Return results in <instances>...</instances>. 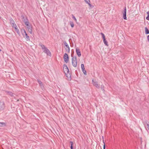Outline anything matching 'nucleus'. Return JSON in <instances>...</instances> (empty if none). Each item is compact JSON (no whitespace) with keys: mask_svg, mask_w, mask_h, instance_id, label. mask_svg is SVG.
<instances>
[{"mask_svg":"<svg viewBox=\"0 0 149 149\" xmlns=\"http://www.w3.org/2000/svg\"><path fill=\"white\" fill-rule=\"evenodd\" d=\"M71 56L72 57V65L74 67H77V61L76 57L75 56L72 57V54H71Z\"/></svg>","mask_w":149,"mask_h":149,"instance_id":"1","label":"nucleus"},{"mask_svg":"<svg viewBox=\"0 0 149 149\" xmlns=\"http://www.w3.org/2000/svg\"><path fill=\"white\" fill-rule=\"evenodd\" d=\"M63 70L64 71L65 74H67L69 72V70L65 64H64L63 66Z\"/></svg>","mask_w":149,"mask_h":149,"instance_id":"2","label":"nucleus"},{"mask_svg":"<svg viewBox=\"0 0 149 149\" xmlns=\"http://www.w3.org/2000/svg\"><path fill=\"white\" fill-rule=\"evenodd\" d=\"M64 43L66 47L65 48L66 52L68 53H69L70 51V49L69 45L65 41L64 42Z\"/></svg>","mask_w":149,"mask_h":149,"instance_id":"3","label":"nucleus"},{"mask_svg":"<svg viewBox=\"0 0 149 149\" xmlns=\"http://www.w3.org/2000/svg\"><path fill=\"white\" fill-rule=\"evenodd\" d=\"M43 52L46 54L47 55H48L50 56H51V54L49 50L47 48H46L45 49L43 50Z\"/></svg>","mask_w":149,"mask_h":149,"instance_id":"4","label":"nucleus"},{"mask_svg":"<svg viewBox=\"0 0 149 149\" xmlns=\"http://www.w3.org/2000/svg\"><path fill=\"white\" fill-rule=\"evenodd\" d=\"M92 83L97 88H100V86L98 84L97 82L95 80H94L93 79L92 80Z\"/></svg>","mask_w":149,"mask_h":149,"instance_id":"5","label":"nucleus"},{"mask_svg":"<svg viewBox=\"0 0 149 149\" xmlns=\"http://www.w3.org/2000/svg\"><path fill=\"white\" fill-rule=\"evenodd\" d=\"M68 56L66 53H65L63 56L64 61L66 63H67L68 61Z\"/></svg>","mask_w":149,"mask_h":149,"instance_id":"6","label":"nucleus"},{"mask_svg":"<svg viewBox=\"0 0 149 149\" xmlns=\"http://www.w3.org/2000/svg\"><path fill=\"white\" fill-rule=\"evenodd\" d=\"M10 22L11 24L12 25V26L14 28V27H17L16 24L12 18H10Z\"/></svg>","mask_w":149,"mask_h":149,"instance_id":"7","label":"nucleus"},{"mask_svg":"<svg viewBox=\"0 0 149 149\" xmlns=\"http://www.w3.org/2000/svg\"><path fill=\"white\" fill-rule=\"evenodd\" d=\"M4 103L3 102H0V110H2L5 108Z\"/></svg>","mask_w":149,"mask_h":149,"instance_id":"8","label":"nucleus"},{"mask_svg":"<svg viewBox=\"0 0 149 149\" xmlns=\"http://www.w3.org/2000/svg\"><path fill=\"white\" fill-rule=\"evenodd\" d=\"M23 31H24V33L26 36L25 37V39L27 41L30 40L29 37V36L28 35L27 33H26L25 30H24Z\"/></svg>","mask_w":149,"mask_h":149,"instance_id":"9","label":"nucleus"},{"mask_svg":"<svg viewBox=\"0 0 149 149\" xmlns=\"http://www.w3.org/2000/svg\"><path fill=\"white\" fill-rule=\"evenodd\" d=\"M76 52L77 54L79 57L80 56H81V54L80 51L79 49H78V48H76Z\"/></svg>","mask_w":149,"mask_h":149,"instance_id":"10","label":"nucleus"},{"mask_svg":"<svg viewBox=\"0 0 149 149\" xmlns=\"http://www.w3.org/2000/svg\"><path fill=\"white\" fill-rule=\"evenodd\" d=\"M37 81L39 84L40 85L41 88H43L44 87V86L42 82L39 80H38Z\"/></svg>","mask_w":149,"mask_h":149,"instance_id":"11","label":"nucleus"},{"mask_svg":"<svg viewBox=\"0 0 149 149\" xmlns=\"http://www.w3.org/2000/svg\"><path fill=\"white\" fill-rule=\"evenodd\" d=\"M39 45H40L42 48V49L44 50V49H45L46 47L45 45H42L41 43H40L39 44Z\"/></svg>","mask_w":149,"mask_h":149,"instance_id":"12","label":"nucleus"},{"mask_svg":"<svg viewBox=\"0 0 149 149\" xmlns=\"http://www.w3.org/2000/svg\"><path fill=\"white\" fill-rule=\"evenodd\" d=\"M14 28L15 29V31L19 35L20 34V32L19 30V29L17 28V26L14 27Z\"/></svg>","mask_w":149,"mask_h":149,"instance_id":"13","label":"nucleus"},{"mask_svg":"<svg viewBox=\"0 0 149 149\" xmlns=\"http://www.w3.org/2000/svg\"><path fill=\"white\" fill-rule=\"evenodd\" d=\"M145 34H149V31L147 27L145 28Z\"/></svg>","mask_w":149,"mask_h":149,"instance_id":"14","label":"nucleus"},{"mask_svg":"<svg viewBox=\"0 0 149 149\" xmlns=\"http://www.w3.org/2000/svg\"><path fill=\"white\" fill-rule=\"evenodd\" d=\"M26 19H24V22L25 25L26 26H28L29 25V22L28 21H26Z\"/></svg>","mask_w":149,"mask_h":149,"instance_id":"15","label":"nucleus"},{"mask_svg":"<svg viewBox=\"0 0 149 149\" xmlns=\"http://www.w3.org/2000/svg\"><path fill=\"white\" fill-rule=\"evenodd\" d=\"M103 40V42L104 44L106 46H108V43L107 41L106 40V39H104Z\"/></svg>","mask_w":149,"mask_h":149,"instance_id":"16","label":"nucleus"},{"mask_svg":"<svg viewBox=\"0 0 149 149\" xmlns=\"http://www.w3.org/2000/svg\"><path fill=\"white\" fill-rule=\"evenodd\" d=\"M123 18L124 19H127L126 13H123Z\"/></svg>","mask_w":149,"mask_h":149,"instance_id":"17","label":"nucleus"},{"mask_svg":"<svg viewBox=\"0 0 149 149\" xmlns=\"http://www.w3.org/2000/svg\"><path fill=\"white\" fill-rule=\"evenodd\" d=\"M70 24L72 28H73L74 26V24L73 22H70Z\"/></svg>","mask_w":149,"mask_h":149,"instance_id":"18","label":"nucleus"},{"mask_svg":"<svg viewBox=\"0 0 149 149\" xmlns=\"http://www.w3.org/2000/svg\"><path fill=\"white\" fill-rule=\"evenodd\" d=\"M6 124L4 122H0V127H1L3 126H6Z\"/></svg>","mask_w":149,"mask_h":149,"instance_id":"19","label":"nucleus"},{"mask_svg":"<svg viewBox=\"0 0 149 149\" xmlns=\"http://www.w3.org/2000/svg\"><path fill=\"white\" fill-rule=\"evenodd\" d=\"M84 1H85V2L87 3H88L89 6H91V4H90V0H84Z\"/></svg>","mask_w":149,"mask_h":149,"instance_id":"20","label":"nucleus"},{"mask_svg":"<svg viewBox=\"0 0 149 149\" xmlns=\"http://www.w3.org/2000/svg\"><path fill=\"white\" fill-rule=\"evenodd\" d=\"M147 14V16L146 17V19L149 20V11H148L146 13Z\"/></svg>","mask_w":149,"mask_h":149,"instance_id":"21","label":"nucleus"},{"mask_svg":"<svg viewBox=\"0 0 149 149\" xmlns=\"http://www.w3.org/2000/svg\"><path fill=\"white\" fill-rule=\"evenodd\" d=\"M70 143L71 144L70 148L71 149H74L73 147V143L72 141H70Z\"/></svg>","mask_w":149,"mask_h":149,"instance_id":"22","label":"nucleus"},{"mask_svg":"<svg viewBox=\"0 0 149 149\" xmlns=\"http://www.w3.org/2000/svg\"><path fill=\"white\" fill-rule=\"evenodd\" d=\"M7 93L8 94L11 96H13V94L11 92L8 91Z\"/></svg>","mask_w":149,"mask_h":149,"instance_id":"23","label":"nucleus"},{"mask_svg":"<svg viewBox=\"0 0 149 149\" xmlns=\"http://www.w3.org/2000/svg\"><path fill=\"white\" fill-rule=\"evenodd\" d=\"M81 68L82 70H84V69H85V68L84 67V64H82L81 65Z\"/></svg>","mask_w":149,"mask_h":149,"instance_id":"24","label":"nucleus"},{"mask_svg":"<svg viewBox=\"0 0 149 149\" xmlns=\"http://www.w3.org/2000/svg\"><path fill=\"white\" fill-rule=\"evenodd\" d=\"M100 34L102 35V38L103 39V40L105 39L104 34L102 33H101Z\"/></svg>","mask_w":149,"mask_h":149,"instance_id":"25","label":"nucleus"},{"mask_svg":"<svg viewBox=\"0 0 149 149\" xmlns=\"http://www.w3.org/2000/svg\"><path fill=\"white\" fill-rule=\"evenodd\" d=\"M104 87L103 85H102L101 86V89L102 90V91H104Z\"/></svg>","mask_w":149,"mask_h":149,"instance_id":"26","label":"nucleus"},{"mask_svg":"<svg viewBox=\"0 0 149 149\" xmlns=\"http://www.w3.org/2000/svg\"><path fill=\"white\" fill-rule=\"evenodd\" d=\"M28 31L31 33H32V28H31L30 29H28Z\"/></svg>","mask_w":149,"mask_h":149,"instance_id":"27","label":"nucleus"},{"mask_svg":"<svg viewBox=\"0 0 149 149\" xmlns=\"http://www.w3.org/2000/svg\"><path fill=\"white\" fill-rule=\"evenodd\" d=\"M28 31L31 33H32V28H31L30 29H28Z\"/></svg>","mask_w":149,"mask_h":149,"instance_id":"28","label":"nucleus"},{"mask_svg":"<svg viewBox=\"0 0 149 149\" xmlns=\"http://www.w3.org/2000/svg\"><path fill=\"white\" fill-rule=\"evenodd\" d=\"M82 71L85 75H86V72L85 69L84 70H82Z\"/></svg>","mask_w":149,"mask_h":149,"instance_id":"29","label":"nucleus"},{"mask_svg":"<svg viewBox=\"0 0 149 149\" xmlns=\"http://www.w3.org/2000/svg\"><path fill=\"white\" fill-rule=\"evenodd\" d=\"M32 28V27L31 25H29L28 26H27V29H30Z\"/></svg>","mask_w":149,"mask_h":149,"instance_id":"30","label":"nucleus"},{"mask_svg":"<svg viewBox=\"0 0 149 149\" xmlns=\"http://www.w3.org/2000/svg\"><path fill=\"white\" fill-rule=\"evenodd\" d=\"M72 18L75 20V22H76L77 21V20L76 19V18L73 15H72Z\"/></svg>","mask_w":149,"mask_h":149,"instance_id":"31","label":"nucleus"},{"mask_svg":"<svg viewBox=\"0 0 149 149\" xmlns=\"http://www.w3.org/2000/svg\"><path fill=\"white\" fill-rule=\"evenodd\" d=\"M123 12H124V13H126V7H125L124 8V10H123Z\"/></svg>","mask_w":149,"mask_h":149,"instance_id":"32","label":"nucleus"},{"mask_svg":"<svg viewBox=\"0 0 149 149\" xmlns=\"http://www.w3.org/2000/svg\"><path fill=\"white\" fill-rule=\"evenodd\" d=\"M24 30V29H22L21 30V32L23 35H24V31H23Z\"/></svg>","mask_w":149,"mask_h":149,"instance_id":"33","label":"nucleus"},{"mask_svg":"<svg viewBox=\"0 0 149 149\" xmlns=\"http://www.w3.org/2000/svg\"><path fill=\"white\" fill-rule=\"evenodd\" d=\"M148 128H149V123H146Z\"/></svg>","mask_w":149,"mask_h":149,"instance_id":"34","label":"nucleus"},{"mask_svg":"<svg viewBox=\"0 0 149 149\" xmlns=\"http://www.w3.org/2000/svg\"><path fill=\"white\" fill-rule=\"evenodd\" d=\"M147 40L149 42V35L147 37Z\"/></svg>","mask_w":149,"mask_h":149,"instance_id":"35","label":"nucleus"},{"mask_svg":"<svg viewBox=\"0 0 149 149\" xmlns=\"http://www.w3.org/2000/svg\"><path fill=\"white\" fill-rule=\"evenodd\" d=\"M104 145L103 146V149H105V144H104Z\"/></svg>","mask_w":149,"mask_h":149,"instance_id":"36","label":"nucleus"},{"mask_svg":"<svg viewBox=\"0 0 149 149\" xmlns=\"http://www.w3.org/2000/svg\"><path fill=\"white\" fill-rule=\"evenodd\" d=\"M22 17L23 18H24V17L23 15L22 16Z\"/></svg>","mask_w":149,"mask_h":149,"instance_id":"37","label":"nucleus"},{"mask_svg":"<svg viewBox=\"0 0 149 149\" xmlns=\"http://www.w3.org/2000/svg\"><path fill=\"white\" fill-rule=\"evenodd\" d=\"M148 130H149V127L148 128Z\"/></svg>","mask_w":149,"mask_h":149,"instance_id":"38","label":"nucleus"},{"mask_svg":"<svg viewBox=\"0 0 149 149\" xmlns=\"http://www.w3.org/2000/svg\"><path fill=\"white\" fill-rule=\"evenodd\" d=\"M0 51H1V50L0 49Z\"/></svg>","mask_w":149,"mask_h":149,"instance_id":"39","label":"nucleus"}]
</instances>
